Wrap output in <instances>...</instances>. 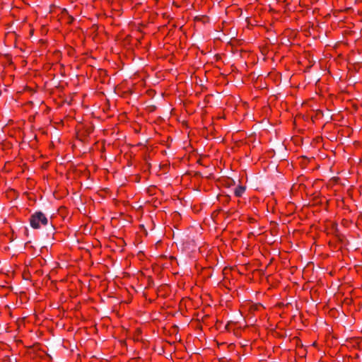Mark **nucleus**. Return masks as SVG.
Segmentation results:
<instances>
[{
  "mask_svg": "<svg viewBox=\"0 0 362 362\" xmlns=\"http://www.w3.org/2000/svg\"><path fill=\"white\" fill-rule=\"evenodd\" d=\"M47 222V217L40 211L33 214L30 219L31 227L35 229L40 228L42 226H46Z\"/></svg>",
  "mask_w": 362,
  "mask_h": 362,
  "instance_id": "nucleus-1",
  "label": "nucleus"
},
{
  "mask_svg": "<svg viewBox=\"0 0 362 362\" xmlns=\"http://www.w3.org/2000/svg\"><path fill=\"white\" fill-rule=\"evenodd\" d=\"M245 191V188L243 186H238L235 187L234 190V194L237 197H240L243 194Z\"/></svg>",
  "mask_w": 362,
  "mask_h": 362,
  "instance_id": "nucleus-2",
  "label": "nucleus"
}]
</instances>
